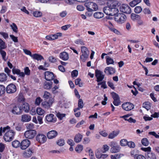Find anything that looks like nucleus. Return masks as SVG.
I'll return each mask as SVG.
<instances>
[{"instance_id":"1","label":"nucleus","mask_w":159,"mask_h":159,"mask_svg":"<svg viewBox=\"0 0 159 159\" xmlns=\"http://www.w3.org/2000/svg\"><path fill=\"white\" fill-rule=\"evenodd\" d=\"M11 128L8 126L3 128H0V136L2 135V133H5L3 136L4 140L6 142H10L14 138L15 132L12 130H10Z\"/></svg>"},{"instance_id":"2","label":"nucleus","mask_w":159,"mask_h":159,"mask_svg":"<svg viewBox=\"0 0 159 159\" xmlns=\"http://www.w3.org/2000/svg\"><path fill=\"white\" fill-rule=\"evenodd\" d=\"M84 6L86 7L87 10L89 12L97 11L98 8V5L96 3L92 2H85Z\"/></svg>"},{"instance_id":"3","label":"nucleus","mask_w":159,"mask_h":159,"mask_svg":"<svg viewBox=\"0 0 159 159\" xmlns=\"http://www.w3.org/2000/svg\"><path fill=\"white\" fill-rule=\"evenodd\" d=\"M109 145L111 147L110 151L111 153H116L120 151L121 148L119 145L117 144L116 142L111 141Z\"/></svg>"},{"instance_id":"4","label":"nucleus","mask_w":159,"mask_h":159,"mask_svg":"<svg viewBox=\"0 0 159 159\" xmlns=\"http://www.w3.org/2000/svg\"><path fill=\"white\" fill-rule=\"evenodd\" d=\"M7 47L5 43L0 38V53L2 56V59L4 61L7 60L6 58L7 55L6 52L3 50V49H5Z\"/></svg>"},{"instance_id":"5","label":"nucleus","mask_w":159,"mask_h":159,"mask_svg":"<svg viewBox=\"0 0 159 159\" xmlns=\"http://www.w3.org/2000/svg\"><path fill=\"white\" fill-rule=\"evenodd\" d=\"M113 4L111 5L110 16H116L119 11L116 8L117 6H119L120 4L118 1H115L113 2Z\"/></svg>"},{"instance_id":"6","label":"nucleus","mask_w":159,"mask_h":159,"mask_svg":"<svg viewBox=\"0 0 159 159\" xmlns=\"http://www.w3.org/2000/svg\"><path fill=\"white\" fill-rule=\"evenodd\" d=\"M126 16L122 13H118L115 16V20L119 24L124 23L126 20Z\"/></svg>"},{"instance_id":"7","label":"nucleus","mask_w":159,"mask_h":159,"mask_svg":"<svg viewBox=\"0 0 159 159\" xmlns=\"http://www.w3.org/2000/svg\"><path fill=\"white\" fill-rule=\"evenodd\" d=\"M81 50L82 54L80 56V58L83 61H84L88 57L89 51L87 48L84 46H82Z\"/></svg>"},{"instance_id":"8","label":"nucleus","mask_w":159,"mask_h":159,"mask_svg":"<svg viewBox=\"0 0 159 159\" xmlns=\"http://www.w3.org/2000/svg\"><path fill=\"white\" fill-rule=\"evenodd\" d=\"M11 111L13 114L16 115H20L22 112L21 107L17 105L11 106Z\"/></svg>"},{"instance_id":"9","label":"nucleus","mask_w":159,"mask_h":159,"mask_svg":"<svg viewBox=\"0 0 159 159\" xmlns=\"http://www.w3.org/2000/svg\"><path fill=\"white\" fill-rule=\"evenodd\" d=\"M54 102V99L50 98L48 101H45L42 103V106L44 108L48 109L51 107Z\"/></svg>"},{"instance_id":"10","label":"nucleus","mask_w":159,"mask_h":159,"mask_svg":"<svg viewBox=\"0 0 159 159\" xmlns=\"http://www.w3.org/2000/svg\"><path fill=\"white\" fill-rule=\"evenodd\" d=\"M36 140L40 143H45L47 140L46 136L42 133H39L37 134L36 137Z\"/></svg>"},{"instance_id":"11","label":"nucleus","mask_w":159,"mask_h":159,"mask_svg":"<svg viewBox=\"0 0 159 159\" xmlns=\"http://www.w3.org/2000/svg\"><path fill=\"white\" fill-rule=\"evenodd\" d=\"M120 11L126 14H130L131 11L130 7L127 4H124L120 7Z\"/></svg>"},{"instance_id":"12","label":"nucleus","mask_w":159,"mask_h":159,"mask_svg":"<svg viewBox=\"0 0 159 159\" xmlns=\"http://www.w3.org/2000/svg\"><path fill=\"white\" fill-rule=\"evenodd\" d=\"M36 131L34 130H29L26 131L24 133L25 137L27 139H33L36 134Z\"/></svg>"},{"instance_id":"13","label":"nucleus","mask_w":159,"mask_h":159,"mask_svg":"<svg viewBox=\"0 0 159 159\" xmlns=\"http://www.w3.org/2000/svg\"><path fill=\"white\" fill-rule=\"evenodd\" d=\"M6 90L7 93H13L16 91V88L15 84H11L7 86L6 88Z\"/></svg>"},{"instance_id":"14","label":"nucleus","mask_w":159,"mask_h":159,"mask_svg":"<svg viewBox=\"0 0 159 159\" xmlns=\"http://www.w3.org/2000/svg\"><path fill=\"white\" fill-rule=\"evenodd\" d=\"M95 76L97 79V81L99 82L102 80L104 77V75L102 71L96 70H95Z\"/></svg>"},{"instance_id":"15","label":"nucleus","mask_w":159,"mask_h":159,"mask_svg":"<svg viewBox=\"0 0 159 159\" xmlns=\"http://www.w3.org/2000/svg\"><path fill=\"white\" fill-rule=\"evenodd\" d=\"M30 144V142L28 139H24L20 143V148L22 150L25 149L29 146Z\"/></svg>"},{"instance_id":"16","label":"nucleus","mask_w":159,"mask_h":159,"mask_svg":"<svg viewBox=\"0 0 159 159\" xmlns=\"http://www.w3.org/2000/svg\"><path fill=\"white\" fill-rule=\"evenodd\" d=\"M123 109L126 111H129L134 108V105L130 102H127L123 103L122 105Z\"/></svg>"},{"instance_id":"17","label":"nucleus","mask_w":159,"mask_h":159,"mask_svg":"<svg viewBox=\"0 0 159 159\" xmlns=\"http://www.w3.org/2000/svg\"><path fill=\"white\" fill-rule=\"evenodd\" d=\"M45 78L48 81L53 80L54 78V76L52 72L50 71H46L44 73Z\"/></svg>"},{"instance_id":"18","label":"nucleus","mask_w":159,"mask_h":159,"mask_svg":"<svg viewBox=\"0 0 159 159\" xmlns=\"http://www.w3.org/2000/svg\"><path fill=\"white\" fill-rule=\"evenodd\" d=\"M46 120L48 122L54 123L57 120V119L53 114H49L47 115Z\"/></svg>"},{"instance_id":"19","label":"nucleus","mask_w":159,"mask_h":159,"mask_svg":"<svg viewBox=\"0 0 159 159\" xmlns=\"http://www.w3.org/2000/svg\"><path fill=\"white\" fill-rule=\"evenodd\" d=\"M57 132L55 130H52L49 132L47 134L49 139H52L55 138L57 135Z\"/></svg>"},{"instance_id":"20","label":"nucleus","mask_w":159,"mask_h":159,"mask_svg":"<svg viewBox=\"0 0 159 159\" xmlns=\"http://www.w3.org/2000/svg\"><path fill=\"white\" fill-rule=\"evenodd\" d=\"M115 69L111 67H107L104 70V72L109 75H113L115 73Z\"/></svg>"},{"instance_id":"21","label":"nucleus","mask_w":159,"mask_h":159,"mask_svg":"<svg viewBox=\"0 0 159 159\" xmlns=\"http://www.w3.org/2000/svg\"><path fill=\"white\" fill-rule=\"evenodd\" d=\"M146 159H157L156 154L152 152H149L145 154Z\"/></svg>"},{"instance_id":"22","label":"nucleus","mask_w":159,"mask_h":159,"mask_svg":"<svg viewBox=\"0 0 159 159\" xmlns=\"http://www.w3.org/2000/svg\"><path fill=\"white\" fill-rule=\"evenodd\" d=\"M60 58L64 61H66L69 59L68 53L66 52H61L59 54Z\"/></svg>"},{"instance_id":"23","label":"nucleus","mask_w":159,"mask_h":159,"mask_svg":"<svg viewBox=\"0 0 159 159\" xmlns=\"http://www.w3.org/2000/svg\"><path fill=\"white\" fill-rule=\"evenodd\" d=\"M33 153V150L31 149H29L23 152V156L25 157H30L32 156Z\"/></svg>"},{"instance_id":"24","label":"nucleus","mask_w":159,"mask_h":159,"mask_svg":"<svg viewBox=\"0 0 159 159\" xmlns=\"http://www.w3.org/2000/svg\"><path fill=\"white\" fill-rule=\"evenodd\" d=\"M31 120V116L27 114H24L21 116V121L23 122H28Z\"/></svg>"},{"instance_id":"25","label":"nucleus","mask_w":159,"mask_h":159,"mask_svg":"<svg viewBox=\"0 0 159 159\" xmlns=\"http://www.w3.org/2000/svg\"><path fill=\"white\" fill-rule=\"evenodd\" d=\"M83 135L80 133H78L75 136L74 140L75 143H78L81 141Z\"/></svg>"},{"instance_id":"26","label":"nucleus","mask_w":159,"mask_h":159,"mask_svg":"<svg viewBox=\"0 0 159 159\" xmlns=\"http://www.w3.org/2000/svg\"><path fill=\"white\" fill-rule=\"evenodd\" d=\"M31 57L34 59L38 61H41L44 59L43 57L41 55L35 53L33 54Z\"/></svg>"},{"instance_id":"27","label":"nucleus","mask_w":159,"mask_h":159,"mask_svg":"<svg viewBox=\"0 0 159 159\" xmlns=\"http://www.w3.org/2000/svg\"><path fill=\"white\" fill-rule=\"evenodd\" d=\"M23 110L25 112H28L30 110V107L28 103H25L22 105L21 110Z\"/></svg>"},{"instance_id":"28","label":"nucleus","mask_w":159,"mask_h":159,"mask_svg":"<svg viewBox=\"0 0 159 159\" xmlns=\"http://www.w3.org/2000/svg\"><path fill=\"white\" fill-rule=\"evenodd\" d=\"M16 98L17 101L19 102H24L25 100L23 93H21L19 94Z\"/></svg>"},{"instance_id":"29","label":"nucleus","mask_w":159,"mask_h":159,"mask_svg":"<svg viewBox=\"0 0 159 159\" xmlns=\"http://www.w3.org/2000/svg\"><path fill=\"white\" fill-rule=\"evenodd\" d=\"M119 133V131H113L109 134L108 138L109 139H113L116 137Z\"/></svg>"},{"instance_id":"30","label":"nucleus","mask_w":159,"mask_h":159,"mask_svg":"<svg viewBox=\"0 0 159 159\" xmlns=\"http://www.w3.org/2000/svg\"><path fill=\"white\" fill-rule=\"evenodd\" d=\"M140 16L138 14L135 13H132L131 15V18L134 21L138 20L141 18Z\"/></svg>"},{"instance_id":"31","label":"nucleus","mask_w":159,"mask_h":159,"mask_svg":"<svg viewBox=\"0 0 159 159\" xmlns=\"http://www.w3.org/2000/svg\"><path fill=\"white\" fill-rule=\"evenodd\" d=\"M111 5L110 6L106 7L103 8L104 12L106 15L110 16Z\"/></svg>"},{"instance_id":"32","label":"nucleus","mask_w":159,"mask_h":159,"mask_svg":"<svg viewBox=\"0 0 159 159\" xmlns=\"http://www.w3.org/2000/svg\"><path fill=\"white\" fill-rule=\"evenodd\" d=\"M93 16L96 18L100 19L103 17L104 14L101 12H97L94 14Z\"/></svg>"},{"instance_id":"33","label":"nucleus","mask_w":159,"mask_h":159,"mask_svg":"<svg viewBox=\"0 0 159 159\" xmlns=\"http://www.w3.org/2000/svg\"><path fill=\"white\" fill-rule=\"evenodd\" d=\"M7 79V76L4 73L0 74V81L3 82L6 81Z\"/></svg>"},{"instance_id":"34","label":"nucleus","mask_w":159,"mask_h":159,"mask_svg":"<svg viewBox=\"0 0 159 159\" xmlns=\"http://www.w3.org/2000/svg\"><path fill=\"white\" fill-rule=\"evenodd\" d=\"M52 82H46L44 84V88L47 89H50L52 87Z\"/></svg>"},{"instance_id":"35","label":"nucleus","mask_w":159,"mask_h":159,"mask_svg":"<svg viewBox=\"0 0 159 159\" xmlns=\"http://www.w3.org/2000/svg\"><path fill=\"white\" fill-rule=\"evenodd\" d=\"M141 2V0H134L131 2L129 3V5L131 7H133Z\"/></svg>"},{"instance_id":"36","label":"nucleus","mask_w":159,"mask_h":159,"mask_svg":"<svg viewBox=\"0 0 159 159\" xmlns=\"http://www.w3.org/2000/svg\"><path fill=\"white\" fill-rule=\"evenodd\" d=\"M106 57V63L107 65H108L110 64H114V62L112 58L108 56H107Z\"/></svg>"},{"instance_id":"37","label":"nucleus","mask_w":159,"mask_h":159,"mask_svg":"<svg viewBox=\"0 0 159 159\" xmlns=\"http://www.w3.org/2000/svg\"><path fill=\"white\" fill-rule=\"evenodd\" d=\"M15 129L18 131H22L23 130V125L20 124H18L15 126Z\"/></svg>"},{"instance_id":"38","label":"nucleus","mask_w":159,"mask_h":159,"mask_svg":"<svg viewBox=\"0 0 159 159\" xmlns=\"http://www.w3.org/2000/svg\"><path fill=\"white\" fill-rule=\"evenodd\" d=\"M12 146L15 148H17L19 146L20 147V143L18 140H15L12 142Z\"/></svg>"},{"instance_id":"39","label":"nucleus","mask_w":159,"mask_h":159,"mask_svg":"<svg viewBox=\"0 0 159 159\" xmlns=\"http://www.w3.org/2000/svg\"><path fill=\"white\" fill-rule=\"evenodd\" d=\"M83 145L79 144L76 147L75 150L77 152L80 153L83 150Z\"/></svg>"},{"instance_id":"40","label":"nucleus","mask_w":159,"mask_h":159,"mask_svg":"<svg viewBox=\"0 0 159 159\" xmlns=\"http://www.w3.org/2000/svg\"><path fill=\"white\" fill-rule=\"evenodd\" d=\"M128 141L126 139H121L120 142V144L122 146H125L127 145Z\"/></svg>"},{"instance_id":"41","label":"nucleus","mask_w":159,"mask_h":159,"mask_svg":"<svg viewBox=\"0 0 159 159\" xmlns=\"http://www.w3.org/2000/svg\"><path fill=\"white\" fill-rule=\"evenodd\" d=\"M5 89L3 85H0V96H2L5 93Z\"/></svg>"},{"instance_id":"42","label":"nucleus","mask_w":159,"mask_h":159,"mask_svg":"<svg viewBox=\"0 0 159 159\" xmlns=\"http://www.w3.org/2000/svg\"><path fill=\"white\" fill-rule=\"evenodd\" d=\"M81 80L80 78H78L75 80V84L76 85H79L80 87H82L83 86L82 82H81Z\"/></svg>"},{"instance_id":"43","label":"nucleus","mask_w":159,"mask_h":159,"mask_svg":"<svg viewBox=\"0 0 159 159\" xmlns=\"http://www.w3.org/2000/svg\"><path fill=\"white\" fill-rule=\"evenodd\" d=\"M141 143L143 145L145 146H148L149 144L148 140L146 138H143L142 139Z\"/></svg>"},{"instance_id":"44","label":"nucleus","mask_w":159,"mask_h":159,"mask_svg":"<svg viewBox=\"0 0 159 159\" xmlns=\"http://www.w3.org/2000/svg\"><path fill=\"white\" fill-rule=\"evenodd\" d=\"M142 11V8L140 6H136L135 7L134 11L136 13H140Z\"/></svg>"},{"instance_id":"45","label":"nucleus","mask_w":159,"mask_h":159,"mask_svg":"<svg viewBox=\"0 0 159 159\" xmlns=\"http://www.w3.org/2000/svg\"><path fill=\"white\" fill-rule=\"evenodd\" d=\"M10 26L12 29L13 31L15 33H17L18 32V28L16 24L13 23L12 25H11Z\"/></svg>"},{"instance_id":"46","label":"nucleus","mask_w":159,"mask_h":159,"mask_svg":"<svg viewBox=\"0 0 159 159\" xmlns=\"http://www.w3.org/2000/svg\"><path fill=\"white\" fill-rule=\"evenodd\" d=\"M42 13L40 11H35L33 13V15L36 17H39L42 16Z\"/></svg>"},{"instance_id":"47","label":"nucleus","mask_w":159,"mask_h":159,"mask_svg":"<svg viewBox=\"0 0 159 159\" xmlns=\"http://www.w3.org/2000/svg\"><path fill=\"white\" fill-rule=\"evenodd\" d=\"M37 113L40 115H42L44 113V111L41 108H38L36 110Z\"/></svg>"},{"instance_id":"48","label":"nucleus","mask_w":159,"mask_h":159,"mask_svg":"<svg viewBox=\"0 0 159 159\" xmlns=\"http://www.w3.org/2000/svg\"><path fill=\"white\" fill-rule=\"evenodd\" d=\"M143 107L148 110L150 108V104L149 102H145L143 104Z\"/></svg>"},{"instance_id":"49","label":"nucleus","mask_w":159,"mask_h":159,"mask_svg":"<svg viewBox=\"0 0 159 159\" xmlns=\"http://www.w3.org/2000/svg\"><path fill=\"white\" fill-rule=\"evenodd\" d=\"M24 73L27 76H29L30 74V70L28 67H26L24 69Z\"/></svg>"},{"instance_id":"50","label":"nucleus","mask_w":159,"mask_h":159,"mask_svg":"<svg viewBox=\"0 0 159 159\" xmlns=\"http://www.w3.org/2000/svg\"><path fill=\"white\" fill-rule=\"evenodd\" d=\"M50 96V93L47 91H45L44 92V94L43 96V97L44 99H47L49 98Z\"/></svg>"},{"instance_id":"51","label":"nucleus","mask_w":159,"mask_h":159,"mask_svg":"<svg viewBox=\"0 0 159 159\" xmlns=\"http://www.w3.org/2000/svg\"><path fill=\"white\" fill-rule=\"evenodd\" d=\"M65 114H61L60 112L57 113L56 114L57 116L60 120L62 119L65 116Z\"/></svg>"},{"instance_id":"52","label":"nucleus","mask_w":159,"mask_h":159,"mask_svg":"<svg viewBox=\"0 0 159 159\" xmlns=\"http://www.w3.org/2000/svg\"><path fill=\"white\" fill-rule=\"evenodd\" d=\"M64 141L63 139H60L57 142V144L60 146L64 145Z\"/></svg>"},{"instance_id":"53","label":"nucleus","mask_w":159,"mask_h":159,"mask_svg":"<svg viewBox=\"0 0 159 159\" xmlns=\"http://www.w3.org/2000/svg\"><path fill=\"white\" fill-rule=\"evenodd\" d=\"M49 61L51 63H55L57 61V59L53 56H50L48 57Z\"/></svg>"},{"instance_id":"54","label":"nucleus","mask_w":159,"mask_h":159,"mask_svg":"<svg viewBox=\"0 0 159 159\" xmlns=\"http://www.w3.org/2000/svg\"><path fill=\"white\" fill-rule=\"evenodd\" d=\"M78 74V71L76 70H73L71 73V75L72 77L73 78L74 77H76Z\"/></svg>"},{"instance_id":"55","label":"nucleus","mask_w":159,"mask_h":159,"mask_svg":"<svg viewBox=\"0 0 159 159\" xmlns=\"http://www.w3.org/2000/svg\"><path fill=\"white\" fill-rule=\"evenodd\" d=\"M75 43L76 44H80L81 45H84V43L83 41L81 39H79L75 42Z\"/></svg>"},{"instance_id":"56","label":"nucleus","mask_w":159,"mask_h":159,"mask_svg":"<svg viewBox=\"0 0 159 159\" xmlns=\"http://www.w3.org/2000/svg\"><path fill=\"white\" fill-rule=\"evenodd\" d=\"M127 145L130 148H134L135 146V143L131 141L128 142Z\"/></svg>"},{"instance_id":"57","label":"nucleus","mask_w":159,"mask_h":159,"mask_svg":"<svg viewBox=\"0 0 159 159\" xmlns=\"http://www.w3.org/2000/svg\"><path fill=\"white\" fill-rule=\"evenodd\" d=\"M143 12L145 14L149 15L151 13V12L149 8H145L143 10Z\"/></svg>"},{"instance_id":"58","label":"nucleus","mask_w":159,"mask_h":159,"mask_svg":"<svg viewBox=\"0 0 159 159\" xmlns=\"http://www.w3.org/2000/svg\"><path fill=\"white\" fill-rule=\"evenodd\" d=\"M141 150L145 152L146 153H148L149 152H151V148L150 147L147 148H141Z\"/></svg>"},{"instance_id":"59","label":"nucleus","mask_w":159,"mask_h":159,"mask_svg":"<svg viewBox=\"0 0 159 159\" xmlns=\"http://www.w3.org/2000/svg\"><path fill=\"white\" fill-rule=\"evenodd\" d=\"M135 159H146V158L141 155L136 154L134 156Z\"/></svg>"},{"instance_id":"60","label":"nucleus","mask_w":159,"mask_h":159,"mask_svg":"<svg viewBox=\"0 0 159 159\" xmlns=\"http://www.w3.org/2000/svg\"><path fill=\"white\" fill-rule=\"evenodd\" d=\"M78 107L79 108H82L84 107V103L83 101L81 99H80L79 100L78 102Z\"/></svg>"},{"instance_id":"61","label":"nucleus","mask_w":159,"mask_h":159,"mask_svg":"<svg viewBox=\"0 0 159 159\" xmlns=\"http://www.w3.org/2000/svg\"><path fill=\"white\" fill-rule=\"evenodd\" d=\"M111 95L112 97L113 98L114 100H115V99H120L119 97L118 94L116 93H115L112 92L111 93Z\"/></svg>"},{"instance_id":"62","label":"nucleus","mask_w":159,"mask_h":159,"mask_svg":"<svg viewBox=\"0 0 159 159\" xmlns=\"http://www.w3.org/2000/svg\"><path fill=\"white\" fill-rule=\"evenodd\" d=\"M26 127L28 129L32 130L34 128V125L32 123L27 124Z\"/></svg>"},{"instance_id":"63","label":"nucleus","mask_w":159,"mask_h":159,"mask_svg":"<svg viewBox=\"0 0 159 159\" xmlns=\"http://www.w3.org/2000/svg\"><path fill=\"white\" fill-rule=\"evenodd\" d=\"M90 142V139L88 137L84 138L83 140V143L84 144H87Z\"/></svg>"},{"instance_id":"64","label":"nucleus","mask_w":159,"mask_h":159,"mask_svg":"<svg viewBox=\"0 0 159 159\" xmlns=\"http://www.w3.org/2000/svg\"><path fill=\"white\" fill-rule=\"evenodd\" d=\"M120 99L114 100L113 103L115 106H118L120 104Z\"/></svg>"}]
</instances>
